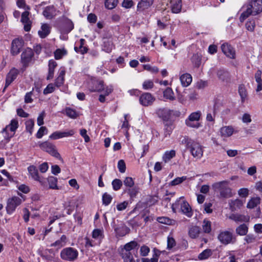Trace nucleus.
Listing matches in <instances>:
<instances>
[{
  "label": "nucleus",
  "instance_id": "20",
  "mask_svg": "<svg viewBox=\"0 0 262 262\" xmlns=\"http://www.w3.org/2000/svg\"><path fill=\"white\" fill-rule=\"evenodd\" d=\"M154 0H141L138 4V11H143L149 8L153 4Z\"/></svg>",
  "mask_w": 262,
  "mask_h": 262
},
{
  "label": "nucleus",
  "instance_id": "5",
  "mask_svg": "<svg viewBox=\"0 0 262 262\" xmlns=\"http://www.w3.org/2000/svg\"><path fill=\"white\" fill-rule=\"evenodd\" d=\"M78 252L76 249L72 247H68L63 249L60 252L61 259L67 261H74L77 259Z\"/></svg>",
  "mask_w": 262,
  "mask_h": 262
},
{
  "label": "nucleus",
  "instance_id": "17",
  "mask_svg": "<svg viewBox=\"0 0 262 262\" xmlns=\"http://www.w3.org/2000/svg\"><path fill=\"white\" fill-rule=\"evenodd\" d=\"M234 131L233 127L231 126H225L221 128L220 130V135L223 138L229 137L232 135Z\"/></svg>",
  "mask_w": 262,
  "mask_h": 262
},
{
  "label": "nucleus",
  "instance_id": "54",
  "mask_svg": "<svg viewBox=\"0 0 262 262\" xmlns=\"http://www.w3.org/2000/svg\"><path fill=\"white\" fill-rule=\"evenodd\" d=\"M48 132L47 128L45 126L40 127L36 134V137L38 139L42 138L45 134H47Z\"/></svg>",
  "mask_w": 262,
  "mask_h": 262
},
{
  "label": "nucleus",
  "instance_id": "47",
  "mask_svg": "<svg viewBox=\"0 0 262 262\" xmlns=\"http://www.w3.org/2000/svg\"><path fill=\"white\" fill-rule=\"evenodd\" d=\"M26 130L29 132L30 134H32L33 131V128L34 125V122L32 119H29L27 120L26 123Z\"/></svg>",
  "mask_w": 262,
  "mask_h": 262
},
{
  "label": "nucleus",
  "instance_id": "32",
  "mask_svg": "<svg viewBox=\"0 0 262 262\" xmlns=\"http://www.w3.org/2000/svg\"><path fill=\"white\" fill-rule=\"evenodd\" d=\"M41 30L38 31L39 36L42 38H45L50 32V27L47 24H43L41 26Z\"/></svg>",
  "mask_w": 262,
  "mask_h": 262
},
{
  "label": "nucleus",
  "instance_id": "34",
  "mask_svg": "<svg viewBox=\"0 0 262 262\" xmlns=\"http://www.w3.org/2000/svg\"><path fill=\"white\" fill-rule=\"evenodd\" d=\"M66 243L67 237L65 235H62L59 239L52 244L51 246L57 247L58 248H60L65 246Z\"/></svg>",
  "mask_w": 262,
  "mask_h": 262
},
{
  "label": "nucleus",
  "instance_id": "43",
  "mask_svg": "<svg viewBox=\"0 0 262 262\" xmlns=\"http://www.w3.org/2000/svg\"><path fill=\"white\" fill-rule=\"evenodd\" d=\"M220 195L223 198H230L231 196V190L227 185L225 188L222 190L220 192Z\"/></svg>",
  "mask_w": 262,
  "mask_h": 262
},
{
  "label": "nucleus",
  "instance_id": "15",
  "mask_svg": "<svg viewBox=\"0 0 262 262\" xmlns=\"http://www.w3.org/2000/svg\"><path fill=\"white\" fill-rule=\"evenodd\" d=\"M180 205L181 206V211L183 214L188 217H191L192 216L193 213L192 209L188 202L185 201L181 202L180 200Z\"/></svg>",
  "mask_w": 262,
  "mask_h": 262
},
{
  "label": "nucleus",
  "instance_id": "31",
  "mask_svg": "<svg viewBox=\"0 0 262 262\" xmlns=\"http://www.w3.org/2000/svg\"><path fill=\"white\" fill-rule=\"evenodd\" d=\"M163 97L167 99H168L170 101H173L176 99L174 93L170 88H167L163 91Z\"/></svg>",
  "mask_w": 262,
  "mask_h": 262
},
{
  "label": "nucleus",
  "instance_id": "18",
  "mask_svg": "<svg viewBox=\"0 0 262 262\" xmlns=\"http://www.w3.org/2000/svg\"><path fill=\"white\" fill-rule=\"evenodd\" d=\"M217 76L219 79L222 81L229 82L230 81L229 73L223 69H220L217 71Z\"/></svg>",
  "mask_w": 262,
  "mask_h": 262
},
{
  "label": "nucleus",
  "instance_id": "45",
  "mask_svg": "<svg viewBox=\"0 0 262 262\" xmlns=\"http://www.w3.org/2000/svg\"><path fill=\"white\" fill-rule=\"evenodd\" d=\"M118 2V0H105V6L108 9H113L117 5Z\"/></svg>",
  "mask_w": 262,
  "mask_h": 262
},
{
  "label": "nucleus",
  "instance_id": "61",
  "mask_svg": "<svg viewBox=\"0 0 262 262\" xmlns=\"http://www.w3.org/2000/svg\"><path fill=\"white\" fill-rule=\"evenodd\" d=\"M33 95V91L26 93L25 96V102L26 103H31L33 101L32 96Z\"/></svg>",
  "mask_w": 262,
  "mask_h": 262
},
{
  "label": "nucleus",
  "instance_id": "46",
  "mask_svg": "<svg viewBox=\"0 0 262 262\" xmlns=\"http://www.w3.org/2000/svg\"><path fill=\"white\" fill-rule=\"evenodd\" d=\"M113 188L114 190H119L122 186V182L120 179H116L112 183Z\"/></svg>",
  "mask_w": 262,
  "mask_h": 262
},
{
  "label": "nucleus",
  "instance_id": "4",
  "mask_svg": "<svg viewBox=\"0 0 262 262\" xmlns=\"http://www.w3.org/2000/svg\"><path fill=\"white\" fill-rule=\"evenodd\" d=\"M39 146L43 151L48 152L51 156L63 162V159L60 156L59 153L57 151L56 146L51 143L46 141L39 144Z\"/></svg>",
  "mask_w": 262,
  "mask_h": 262
},
{
  "label": "nucleus",
  "instance_id": "50",
  "mask_svg": "<svg viewBox=\"0 0 262 262\" xmlns=\"http://www.w3.org/2000/svg\"><path fill=\"white\" fill-rule=\"evenodd\" d=\"M246 236L244 238V241L246 243L244 244H251L255 242L256 241V237L253 234H249L248 235H246Z\"/></svg>",
  "mask_w": 262,
  "mask_h": 262
},
{
  "label": "nucleus",
  "instance_id": "11",
  "mask_svg": "<svg viewBox=\"0 0 262 262\" xmlns=\"http://www.w3.org/2000/svg\"><path fill=\"white\" fill-rule=\"evenodd\" d=\"M155 100V98L148 93H143L139 99L140 103L145 106L151 105Z\"/></svg>",
  "mask_w": 262,
  "mask_h": 262
},
{
  "label": "nucleus",
  "instance_id": "27",
  "mask_svg": "<svg viewBox=\"0 0 262 262\" xmlns=\"http://www.w3.org/2000/svg\"><path fill=\"white\" fill-rule=\"evenodd\" d=\"M153 251L154 254L151 258H142L141 259V262H158L161 252L156 248H154Z\"/></svg>",
  "mask_w": 262,
  "mask_h": 262
},
{
  "label": "nucleus",
  "instance_id": "30",
  "mask_svg": "<svg viewBox=\"0 0 262 262\" xmlns=\"http://www.w3.org/2000/svg\"><path fill=\"white\" fill-rule=\"evenodd\" d=\"M235 231L236 233L239 235H246L248 231V227L245 224H243L236 228Z\"/></svg>",
  "mask_w": 262,
  "mask_h": 262
},
{
  "label": "nucleus",
  "instance_id": "23",
  "mask_svg": "<svg viewBox=\"0 0 262 262\" xmlns=\"http://www.w3.org/2000/svg\"><path fill=\"white\" fill-rule=\"evenodd\" d=\"M18 127V121L16 119H12L10 123L7 125L6 127L3 128L2 133L7 134V129H10L11 132H15Z\"/></svg>",
  "mask_w": 262,
  "mask_h": 262
},
{
  "label": "nucleus",
  "instance_id": "14",
  "mask_svg": "<svg viewBox=\"0 0 262 262\" xmlns=\"http://www.w3.org/2000/svg\"><path fill=\"white\" fill-rule=\"evenodd\" d=\"M18 73V70L14 68L10 70L7 75L5 86L4 90H5L16 78Z\"/></svg>",
  "mask_w": 262,
  "mask_h": 262
},
{
  "label": "nucleus",
  "instance_id": "64",
  "mask_svg": "<svg viewBox=\"0 0 262 262\" xmlns=\"http://www.w3.org/2000/svg\"><path fill=\"white\" fill-rule=\"evenodd\" d=\"M87 131L85 129H81L80 131V134L81 136L84 138L85 142H88L90 141V139L89 136L86 134Z\"/></svg>",
  "mask_w": 262,
  "mask_h": 262
},
{
  "label": "nucleus",
  "instance_id": "25",
  "mask_svg": "<svg viewBox=\"0 0 262 262\" xmlns=\"http://www.w3.org/2000/svg\"><path fill=\"white\" fill-rule=\"evenodd\" d=\"M182 85L186 87L188 86L192 81V77L190 74L186 73L183 74L180 78Z\"/></svg>",
  "mask_w": 262,
  "mask_h": 262
},
{
  "label": "nucleus",
  "instance_id": "52",
  "mask_svg": "<svg viewBox=\"0 0 262 262\" xmlns=\"http://www.w3.org/2000/svg\"><path fill=\"white\" fill-rule=\"evenodd\" d=\"M203 229L205 232L209 233L211 231V222L209 221L204 220Z\"/></svg>",
  "mask_w": 262,
  "mask_h": 262
},
{
  "label": "nucleus",
  "instance_id": "33",
  "mask_svg": "<svg viewBox=\"0 0 262 262\" xmlns=\"http://www.w3.org/2000/svg\"><path fill=\"white\" fill-rule=\"evenodd\" d=\"M191 61L194 67L199 68L201 63V55L199 53L193 54Z\"/></svg>",
  "mask_w": 262,
  "mask_h": 262
},
{
  "label": "nucleus",
  "instance_id": "35",
  "mask_svg": "<svg viewBox=\"0 0 262 262\" xmlns=\"http://www.w3.org/2000/svg\"><path fill=\"white\" fill-rule=\"evenodd\" d=\"M200 232L199 227L195 226L190 228L188 234L191 238H195L199 236Z\"/></svg>",
  "mask_w": 262,
  "mask_h": 262
},
{
  "label": "nucleus",
  "instance_id": "19",
  "mask_svg": "<svg viewBox=\"0 0 262 262\" xmlns=\"http://www.w3.org/2000/svg\"><path fill=\"white\" fill-rule=\"evenodd\" d=\"M229 218L236 222H248L250 219L249 216L239 214H232L229 216Z\"/></svg>",
  "mask_w": 262,
  "mask_h": 262
},
{
  "label": "nucleus",
  "instance_id": "57",
  "mask_svg": "<svg viewBox=\"0 0 262 262\" xmlns=\"http://www.w3.org/2000/svg\"><path fill=\"white\" fill-rule=\"evenodd\" d=\"M118 168L120 172L123 173L125 171L126 165L124 161L123 160H120L118 163Z\"/></svg>",
  "mask_w": 262,
  "mask_h": 262
},
{
  "label": "nucleus",
  "instance_id": "9",
  "mask_svg": "<svg viewBox=\"0 0 262 262\" xmlns=\"http://www.w3.org/2000/svg\"><path fill=\"white\" fill-rule=\"evenodd\" d=\"M34 56L33 50L30 48L26 49L21 55V61L23 67L26 68L31 61Z\"/></svg>",
  "mask_w": 262,
  "mask_h": 262
},
{
  "label": "nucleus",
  "instance_id": "59",
  "mask_svg": "<svg viewBox=\"0 0 262 262\" xmlns=\"http://www.w3.org/2000/svg\"><path fill=\"white\" fill-rule=\"evenodd\" d=\"M124 184L129 187H132L134 185V182L132 178L126 177L124 181Z\"/></svg>",
  "mask_w": 262,
  "mask_h": 262
},
{
  "label": "nucleus",
  "instance_id": "44",
  "mask_svg": "<svg viewBox=\"0 0 262 262\" xmlns=\"http://www.w3.org/2000/svg\"><path fill=\"white\" fill-rule=\"evenodd\" d=\"M260 203V199L258 198H253L250 200L247 204V207L248 208L252 209L256 207V206Z\"/></svg>",
  "mask_w": 262,
  "mask_h": 262
},
{
  "label": "nucleus",
  "instance_id": "21",
  "mask_svg": "<svg viewBox=\"0 0 262 262\" xmlns=\"http://www.w3.org/2000/svg\"><path fill=\"white\" fill-rule=\"evenodd\" d=\"M55 9L54 6H50L47 7L43 11V16L47 19H51L55 15Z\"/></svg>",
  "mask_w": 262,
  "mask_h": 262
},
{
  "label": "nucleus",
  "instance_id": "48",
  "mask_svg": "<svg viewBox=\"0 0 262 262\" xmlns=\"http://www.w3.org/2000/svg\"><path fill=\"white\" fill-rule=\"evenodd\" d=\"M187 179V177L183 176L182 177H178L174 179L170 182V185L171 186H176L182 183L183 182L185 181Z\"/></svg>",
  "mask_w": 262,
  "mask_h": 262
},
{
  "label": "nucleus",
  "instance_id": "8",
  "mask_svg": "<svg viewBox=\"0 0 262 262\" xmlns=\"http://www.w3.org/2000/svg\"><path fill=\"white\" fill-rule=\"evenodd\" d=\"M21 203V200L18 196H13L10 198L7 201L6 207L7 212L8 214H11L15 208Z\"/></svg>",
  "mask_w": 262,
  "mask_h": 262
},
{
  "label": "nucleus",
  "instance_id": "38",
  "mask_svg": "<svg viewBox=\"0 0 262 262\" xmlns=\"http://www.w3.org/2000/svg\"><path fill=\"white\" fill-rule=\"evenodd\" d=\"M113 48V42L111 40L106 39L103 42V50L107 53H110Z\"/></svg>",
  "mask_w": 262,
  "mask_h": 262
},
{
  "label": "nucleus",
  "instance_id": "55",
  "mask_svg": "<svg viewBox=\"0 0 262 262\" xmlns=\"http://www.w3.org/2000/svg\"><path fill=\"white\" fill-rule=\"evenodd\" d=\"M154 86V82L152 80H148L145 81L143 83V88L144 90H148L152 89Z\"/></svg>",
  "mask_w": 262,
  "mask_h": 262
},
{
  "label": "nucleus",
  "instance_id": "56",
  "mask_svg": "<svg viewBox=\"0 0 262 262\" xmlns=\"http://www.w3.org/2000/svg\"><path fill=\"white\" fill-rule=\"evenodd\" d=\"M238 92L241 97L242 101H244L247 97V92L245 88L243 86H239L238 89Z\"/></svg>",
  "mask_w": 262,
  "mask_h": 262
},
{
  "label": "nucleus",
  "instance_id": "42",
  "mask_svg": "<svg viewBox=\"0 0 262 262\" xmlns=\"http://www.w3.org/2000/svg\"><path fill=\"white\" fill-rule=\"evenodd\" d=\"M243 204L241 200L236 199L232 202L230 205L232 211L236 210L237 209H239L243 206Z\"/></svg>",
  "mask_w": 262,
  "mask_h": 262
},
{
  "label": "nucleus",
  "instance_id": "28",
  "mask_svg": "<svg viewBox=\"0 0 262 262\" xmlns=\"http://www.w3.org/2000/svg\"><path fill=\"white\" fill-rule=\"evenodd\" d=\"M66 71L64 69L60 70L57 78L55 80V85L57 87L60 86L64 82V76L65 75Z\"/></svg>",
  "mask_w": 262,
  "mask_h": 262
},
{
  "label": "nucleus",
  "instance_id": "16",
  "mask_svg": "<svg viewBox=\"0 0 262 262\" xmlns=\"http://www.w3.org/2000/svg\"><path fill=\"white\" fill-rule=\"evenodd\" d=\"M29 12L25 11L21 14V21L24 25V30L29 31L31 29V23L29 18Z\"/></svg>",
  "mask_w": 262,
  "mask_h": 262
},
{
  "label": "nucleus",
  "instance_id": "51",
  "mask_svg": "<svg viewBox=\"0 0 262 262\" xmlns=\"http://www.w3.org/2000/svg\"><path fill=\"white\" fill-rule=\"evenodd\" d=\"M246 28L247 30L253 32L254 30L255 23L254 20L247 21L245 24Z\"/></svg>",
  "mask_w": 262,
  "mask_h": 262
},
{
  "label": "nucleus",
  "instance_id": "36",
  "mask_svg": "<svg viewBox=\"0 0 262 262\" xmlns=\"http://www.w3.org/2000/svg\"><path fill=\"white\" fill-rule=\"evenodd\" d=\"M176 156V151L174 150H171L170 151H167L163 156V160L165 163H167L172 158Z\"/></svg>",
  "mask_w": 262,
  "mask_h": 262
},
{
  "label": "nucleus",
  "instance_id": "58",
  "mask_svg": "<svg viewBox=\"0 0 262 262\" xmlns=\"http://www.w3.org/2000/svg\"><path fill=\"white\" fill-rule=\"evenodd\" d=\"M150 251V249L146 246H143L141 247L140 252V254L142 256H146L148 255Z\"/></svg>",
  "mask_w": 262,
  "mask_h": 262
},
{
  "label": "nucleus",
  "instance_id": "53",
  "mask_svg": "<svg viewBox=\"0 0 262 262\" xmlns=\"http://www.w3.org/2000/svg\"><path fill=\"white\" fill-rule=\"evenodd\" d=\"M66 114L69 117L75 119L77 117V114L76 111L70 108H67L66 110Z\"/></svg>",
  "mask_w": 262,
  "mask_h": 262
},
{
  "label": "nucleus",
  "instance_id": "26",
  "mask_svg": "<svg viewBox=\"0 0 262 262\" xmlns=\"http://www.w3.org/2000/svg\"><path fill=\"white\" fill-rule=\"evenodd\" d=\"M94 86L90 90L91 92H102L104 90V82L102 80H96L93 82Z\"/></svg>",
  "mask_w": 262,
  "mask_h": 262
},
{
  "label": "nucleus",
  "instance_id": "10",
  "mask_svg": "<svg viewBox=\"0 0 262 262\" xmlns=\"http://www.w3.org/2000/svg\"><path fill=\"white\" fill-rule=\"evenodd\" d=\"M28 170L32 179L35 181H38L42 186H46V181L39 177L38 169L35 166L33 165L30 166L28 168Z\"/></svg>",
  "mask_w": 262,
  "mask_h": 262
},
{
  "label": "nucleus",
  "instance_id": "7",
  "mask_svg": "<svg viewBox=\"0 0 262 262\" xmlns=\"http://www.w3.org/2000/svg\"><path fill=\"white\" fill-rule=\"evenodd\" d=\"M201 113L200 111L192 113L185 120L186 125L190 127L198 128L201 124L198 122L201 118Z\"/></svg>",
  "mask_w": 262,
  "mask_h": 262
},
{
  "label": "nucleus",
  "instance_id": "63",
  "mask_svg": "<svg viewBox=\"0 0 262 262\" xmlns=\"http://www.w3.org/2000/svg\"><path fill=\"white\" fill-rule=\"evenodd\" d=\"M102 236V230L97 229H95L92 233V236L94 238H98L99 237H101Z\"/></svg>",
  "mask_w": 262,
  "mask_h": 262
},
{
  "label": "nucleus",
  "instance_id": "29",
  "mask_svg": "<svg viewBox=\"0 0 262 262\" xmlns=\"http://www.w3.org/2000/svg\"><path fill=\"white\" fill-rule=\"evenodd\" d=\"M229 185V181H223L219 182H216L212 185V188L215 191H219L220 192L225 187Z\"/></svg>",
  "mask_w": 262,
  "mask_h": 262
},
{
  "label": "nucleus",
  "instance_id": "6",
  "mask_svg": "<svg viewBox=\"0 0 262 262\" xmlns=\"http://www.w3.org/2000/svg\"><path fill=\"white\" fill-rule=\"evenodd\" d=\"M217 238L223 244L227 245L229 244H234L236 241V237L232 232L229 231H223L218 235Z\"/></svg>",
  "mask_w": 262,
  "mask_h": 262
},
{
  "label": "nucleus",
  "instance_id": "39",
  "mask_svg": "<svg viewBox=\"0 0 262 262\" xmlns=\"http://www.w3.org/2000/svg\"><path fill=\"white\" fill-rule=\"evenodd\" d=\"M212 254L211 249H207L204 250L201 252L198 256V258L200 260H204L209 257Z\"/></svg>",
  "mask_w": 262,
  "mask_h": 262
},
{
  "label": "nucleus",
  "instance_id": "62",
  "mask_svg": "<svg viewBox=\"0 0 262 262\" xmlns=\"http://www.w3.org/2000/svg\"><path fill=\"white\" fill-rule=\"evenodd\" d=\"M128 205V202L124 201L123 202L119 203L117 205V209L119 211H122L126 208Z\"/></svg>",
  "mask_w": 262,
  "mask_h": 262
},
{
  "label": "nucleus",
  "instance_id": "13",
  "mask_svg": "<svg viewBox=\"0 0 262 262\" xmlns=\"http://www.w3.org/2000/svg\"><path fill=\"white\" fill-rule=\"evenodd\" d=\"M221 49L225 55L227 57L234 59L235 58V52L233 47L227 43H223L221 46Z\"/></svg>",
  "mask_w": 262,
  "mask_h": 262
},
{
  "label": "nucleus",
  "instance_id": "1",
  "mask_svg": "<svg viewBox=\"0 0 262 262\" xmlns=\"http://www.w3.org/2000/svg\"><path fill=\"white\" fill-rule=\"evenodd\" d=\"M181 143L185 145L192 156L195 158L200 159L203 154L202 145L198 142L191 139L188 136H185L181 140Z\"/></svg>",
  "mask_w": 262,
  "mask_h": 262
},
{
  "label": "nucleus",
  "instance_id": "3",
  "mask_svg": "<svg viewBox=\"0 0 262 262\" xmlns=\"http://www.w3.org/2000/svg\"><path fill=\"white\" fill-rule=\"evenodd\" d=\"M138 243L135 241H132L126 244L123 247L121 248L119 254L123 259L124 262H135L133 256L135 249H138Z\"/></svg>",
  "mask_w": 262,
  "mask_h": 262
},
{
  "label": "nucleus",
  "instance_id": "40",
  "mask_svg": "<svg viewBox=\"0 0 262 262\" xmlns=\"http://www.w3.org/2000/svg\"><path fill=\"white\" fill-rule=\"evenodd\" d=\"M117 234L121 236H123L129 232L130 229L125 225L116 229Z\"/></svg>",
  "mask_w": 262,
  "mask_h": 262
},
{
  "label": "nucleus",
  "instance_id": "41",
  "mask_svg": "<svg viewBox=\"0 0 262 262\" xmlns=\"http://www.w3.org/2000/svg\"><path fill=\"white\" fill-rule=\"evenodd\" d=\"M67 54V51L66 49H58L54 52L55 58L57 60L62 58V57Z\"/></svg>",
  "mask_w": 262,
  "mask_h": 262
},
{
  "label": "nucleus",
  "instance_id": "60",
  "mask_svg": "<svg viewBox=\"0 0 262 262\" xmlns=\"http://www.w3.org/2000/svg\"><path fill=\"white\" fill-rule=\"evenodd\" d=\"M55 90L54 86L52 83L49 84L47 88L43 90V94L47 95L49 93H51L54 92Z\"/></svg>",
  "mask_w": 262,
  "mask_h": 262
},
{
  "label": "nucleus",
  "instance_id": "12",
  "mask_svg": "<svg viewBox=\"0 0 262 262\" xmlns=\"http://www.w3.org/2000/svg\"><path fill=\"white\" fill-rule=\"evenodd\" d=\"M23 46V40L18 38L14 39L11 44V52L13 55L18 54Z\"/></svg>",
  "mask_w": 262,
  "mask_h": 262
},
{
  "label": "nucleus",
  "instance_id": "37",
  "mask_svg": "<svg viewBox=\"0 0 262 262\" xmlns=\"http://www.w3.org/2000/svg\"><path fill=\"white\" fill-rule=\"evenodd\" d=\"M48 182L49 185V188L53 189H58L57 185V179L54 177L51 176L48 178Z\"/></svg>",
  "mask_w": 262,
  "mask_h": 262
},
{
  "label": "nucleus",
  "instance_id": "2",
  "mask_svg": "<svg viewBox=\"0 0 262 262\" xmlns=\"http://www.w3.org/2000/svg\"><path fill=\"white\" fill-rule=\"evenodd\" d=\"M262 12V0H251L247 6L246 10L241 15L239 20L243 22L250 15H256Z\"/></svg>",
  "mask_w": 262,
  "mask_h": 262
},
{
  "label": "nucleus",
  "instance_id": "24",
  "mask_svg": "<svg viewBox=\"0 0 262 262\" xmlns=\"http://www.w3.org/2000/svg\"><path fill=\"white\" fill-rule=\"evenodd\" d=\"M171 3V10L173 13H178L181 12L182 9L181 0H172Z\"/></svg>",
  "mask_w": 262,
  "mask_h": 262
},
{
  "label": "nucleus",
  "instance_id": "22",
  "mask_svg": "<svg viewBox=\"0 0 262 262\" xmlns=\"http://www.w3.org/2000/svg\"><path fill=\"white\" fill-rule=\"evenodd\" d=\"M57 63L54 60H50L49 61L48 75L47 77V80L51 79L54 77V69L57 66Z\"/></svg>",
  "mask_w": 262,
  "mask_h": 262
},
{
  "label": "nucleus",
  "instance_id": "49",
  "mask_svg": "<svg viewBox=\"0 0 262 262\" xmlns=\"http://www.w3.org/2000/svg\"><path fill=\"white\" fill-rule=\"evenodd\" d=\"M112 199L113 198L110 194L106 192L104 193L102 196L103 204L105 205H108L111 202Z\"/></svg>",
  "mask_w": 262,
  "mask_h": 262
}]
</instances>
